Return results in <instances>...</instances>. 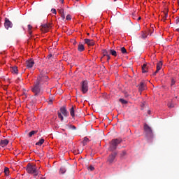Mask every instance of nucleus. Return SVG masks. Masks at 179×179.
<instances>
[{
    "instance_id": "c85d7f7f",
    "label": "nucleus",
    "mask_w": 179,
    "mask_h": 179,
    "mask_svg": "<svg viewBox=\"0 0 179 179\" xmlns=\"http://www.w3.org/2000/svg\"><path fill=\"white\" fill-rule=\"evenodd\" d=\"M119 101H120V103H122V104H127V103H128V101H127L124 99H120Z\"/></svg>"
},
{
    "instance_id": "9b49d317",
    "label": "nucleus",
    "mask_w": 179,
    "mask_h": 179,
    "mask_svg": "<svg viewBox=\"0 0 179 179\" xmlns=\"http://www.w3.org/2000/svg\"><path fill=\"white\" fill-rule=\"evenodd\" d=\"M27 68H33V66L34 65V60L32 59H29L26 62Z\"/></svg>"
},
{
    "instance_id": "e433bc0d",
    "label": "nucleus",
    "mask_w": 179,
    "mask_h": 179,
    "mask_svg": "<svg viewBox=\"0 0 179 179\" xmlns=\"http://www.w3.org/2000/svg\"><path fill=\"white\" fill-rule=\"evenodd\" d=\"M59 13L61 15V14H63L64 13V8H60L59 9Z\"/></svg>"
},
{
    "instance_id": "4be33fe9",
    "label": "nucleus",
    "mask_w": 179,
    "mask_h": 179,
    "mask_svg": "<svg viewBox=\"0 0 179 179\" xmlns=\"http://www.w3.org/2000/svg\"><path fill=\"white\" fill-rule=\"evenodd\" d=\"M36 80H39V85H41L43 82H45L43 77L41 76V74H40Z\"/></svg>"
},
{
    "instance_id": "b1692460",
    "label": "nucleus",
    "mask_w": 179,
    "mask_h": 179,
    "mask_svg": "<svg viewBox=\"0 0 179 179\" xmlns=\"http://www.w3.org/2000/svg\"><path fill=\"white\" fill-rule=\"evenodd\" d=\"M31 29H33V27L31 24H28V33L30 36H31V34L33 33Z\"/></svg>"
},
{
    "instance_id": "aec40b11",
    "label": "nucleus",
    "mask_w": 179,
    "mask_h": 179,
    "mask_svg": "<svg viewBox=\"0 0 179 179\" xmlns=\"http://www.w3.org/2000/svg\"><path fill=\"white\" fill-rule=\"evenodd\" d=\"M44 142H45V140H44L43 138H41V139H40V140L38 141V142H37V143H36V145L37 146H41V145H43V143H44Z\"/></svg>"
},
{
    "instance_id": "c756f323",
    "label": "nucleus",
    "mask_w": 179,
    "mask_h": 179,
    "mask_svg": "<svg viewBox=\"0 0 179 179\" xmlns=\"http://www.w3.org/2000/svg\"><path fill=\"white\" fill-rule=\"evenodd\" d=\"M121 52H122V54H127V49H125L124 47L121 48Z\"/></svg>"
},
{
    "instance_id": "58836bf2",
    "label": "nucleus",
    "mask_w": 179,
    "mask_h": 179,
    "mask_svg": "<svg viewBox=\"0 0 179 179\" xmlns=\"http://www.w3.org/2000/svg\"><path fill=\"white\" fill-rule=\"evenodd\" d=\"M60 15H61L62 19H63V20H64V19H65V14L63 13V14H60Z\"/></svg>"
},
{
    "instance_id": "de8ad7c7",
    "label": "nucleus",
    "mask_w": 179,
    "mask_h": 179,
    "mask_svg": "<svg viewBox=\"0 0 179 179\" xmlns=\"http://www.w3.org/2000/svg\"><path fill=\"white\" fill-rule=\"evenodd\" d=\"M173 85H174V80H172L171 86H173Z\"/></svg>"
},
{
    "instance_id": "dca6fc26",
    "label": "nucleus",
    "mask_w": 179,
    "mask_h": 179,
    "mask_svg": "<svg viewBox=\"0 0 179 179\" xmlns=\"http://www.w3.org/2000/svg\"><path fill=\"white\" fill-rule=\"evenodd\" d=\"M138 89L140 92H143V90H145V83L141 82L140 83Z\"/></svg>"
},
{
    "instance_id": "8fccbe9b",
    "label": "nucleus",
    "mask_w": 179,
    "mask_h": 179,
    "mask_svg": "<svg viewBox=\"0 0 179 179\" xmlns=\"http://www.w3.org/2000/svg\"><path fill=\"white\" fill-rule=\"evenodd\" d=\"M141 17H139L137 20H141Z\"/></svg>"
},
{
    "instance_id": "bb28decb",
    "label": "nucleus",
    "mask_w": 179,
    "mask_h": 179,
    "mask_svg": "<svg viewBox=\"0 0 179 179\" xmlns=\"http://www.w3.org/2000/svg\"><path fill=\"white\" fill-rule=\"evenodd\" d=\"M4 174L5 176H9V168L8 167L4 168Z\"/></svg>"
},
{
    "instance_id": "3c124183",
    "label": "nucleus",
    "mask_w": 179,
    "mask_h": 179,
    "mask_svg": "<svg viewBox=\"0 0 179 179\" xmlns=\"http://www.w3.org/2000/svg\"><path fill=\"white\" fill-rule=\"evenodd\" d=\"M43 179V178H42Z\"/></svg>"
},
{
    "instance_id": "393cba45",
    "label": "nucleus",
    "mask_w": 179,
    "mask_h": 179,
    "mask_svg": "<svg viewBox=\"0 0 179 179\" xmlns=\"http://www.w3.org/2000/svg\"><path fill=\"white\" fill-rule=\"evenodd\" d=\"M66 127H67V128H69V129H73V131L76 130V127H75L73 125L67 124Z\"/></svg>"
},
{
    "instance_id": "423d86ee",
    "label": "nucleus",
    "mask_w": 179,
    "mask_h": 179,
    "mask_svg": "<svg viewBox=\"0 0 179 179\" xmlns=\"http://www.w3.org/2000/svg\"><path fill=\"white\" fill-rule=\"evenodd\" d=\"M144 131L147 138H153V131H152V128L148 124L144 125Z\"/></svg>"
},
{
    "instance_id": "ea45409f",
    "label": "nucleus",
    "mask_w": 179,
    "mask_h": 179,
    "mask_svg": "<svg viewBox=\"0 0 179 179\" xmlns=\"http://www.w3.org/2000/svg\"><path fill=\"white\" fill-rule=\"evenodd\" d=\"M106 57H107V61L108 62L110 61V55H108V56H106Z\"/></svg>"
},
{
    "instance_id": "a18cd8bd",
    "label": "nucleus",
    "mask_w": 179,
    "mask_h": 179,
    "mask_svg": "<svg viewBox=\"0 0 179 179\" xmlns=\"http://www.w3.org/2000/svg\"><path fill=\"white\" fill-rule=\"evenodd\" d=\"M83 152V150H78V153H82Z\"/></svg>"
},
{
    "instance_id": "f8f14e48",
    "label": "nucleus",
    "mask_w": 179,
    "mask_h": 179,
    "mask_svg": "<svg viewBox=\"0 0 179 179\" xmlns=\"http://www.w3.org/2000/svg\"><path fill=\"white\" fill-rule=\"evenodd\" d=\"M85 44H87V45H90V46L94 45V41H93L92 39L85 38Z\"/></svg>"
},
{
    "instance_id": "f03ea898",
    "label": "nucleus",
    "mask_w": 179,
    "mask_h": 179,
    "mask_svg": "<svg viewBox=\"0 0 179 179\" xmlns=\"http://www.w3.org/2000/svg\"><path fill=\"white\" fill-rule=\"evenodd\" d=\"M40 85V80H38L36 81V83L31 88V92L34 93L35 96H39V94H41V93H43L41 92V87Z\"/></svg>"
},
{
    "instance_id": "f3484780",
    "label": "nucleus",
    "mask_w": 179,
    "mask_h": 179,
    "mask_svg": "<svg viewBox=\"0 0 179 179\" xmlns=\"http://www.w3.org/2000/svg\"><path fill=\"white\" fill-rule=\"evenodd\" d=\"M65 173H66V168L62 166L59 169V174H65Z\"/></svg>"
},
{
    "instance_id": "0eeeda50",
    "label": "nucleus",
    "mask_w": 179,
    "mask_h": 179,
    "mask_svg": "<svg viewBox=\"0 0 179 179\" xmlns=\"http://www.w3.org/2000/svg\"><path fill=\"white\" fill-rule=\"evenodd\" d=\"M115 157H117V152H112V153L108 157L107 163H108V164H113L115 163V162H116Z\"/></svg>"
},
{
    "instance_id": "f704fd0d",
    "label": "nucleus",
    "mask_w": 179,
    "mask_h": 179,
    "mask_svg": "<svg viewBox=\"0 0 179 179\" xmlns=\"http://www.w3.org/2000/svg\"><path fill=\"white\" fill-rule=\"evenodd\" d=\"M88 169L90 170V171H93V170H94V167L93 166H90Z\"/></svg>"
},
{
    "instance_id": "7c9ffc66",
    "label": "nucleus",
    "mask_w": 179,
    "mask_h": 179,
    "mask_svg": "<svg viewBox=\"0 0 179 179\" xmlns=\"http://www.w3.org/2000/svg\"><path fill=\"white\" fill-rule=\"evenodd\" d=\"M89 141V138L87 137H85L83 140V145H86V143Z\"/></svg>"
},
{
    "instance_id": "c03bdc74",
    "label": "nucleus",
    "mask_w": 179,
    "mask_h": 179,
    "mask_svg": "<svg viewBox=\"0 0 179 179\" xmlns=\"http://www.w3.org/2000/svg\"><path fill=\"white\" fill-rule=\"evenodd\" d=\"M52 57V55H50L48 56V59H50Z\"/></svg>"
},
{
    "instance_id": "1a4fd4ad",
    "label": "nucleus",
    "mask_w": 179,
    "mask_h": 179,
    "mask_svg": "<svg viewBox=\"0 0 179 179\" xmlns=\"http://www.w3.org/2000/svg\"><path fill=\"white\" fill-rule=\"evenodd\" d=\"M13 26V24H12V22L9 20L8 18H5L4 22V27L7 30H9V29H11V27Z\"/></svg>"
},
{
    "instance_id": "9d476101",
    "label": "nucleus",
    "mask_w": 179,
    "mask_h": 179,
    "mask_svg": "<svg viewBox=\"0 0 179 179\" xmlns=\"http://www.w3.org/2000/svg\"><path fill=\"white\" fill-rule=\"evenodd\" d=\"M70 115H71L72 118L75 117V115L76 114V113H78V110H76V106H72L70 110Z\"/></svg>"
},
{
    "instance_id": "79ce46f5",
    "label": "nucleus",
    "mask_w": 179,
    "mask_h": 179,
    "mask_svg": "<svg viewBox=\"0 0 179 179\" xmlns=\"http://www.w3.org/2000/svg\"><path fill=\"white\" fill-rule=\"evenodd\" d=\"M167 16H169V15L167 13H166L165 17H164V20H166V19H167Z\"/></svg>"
},
{
    "instance_id": "a19ab883",
    "label": "nucleus",
    "mask_w": 179,
    "mask_h": 179,
    "mask_svg": "<svg viewBox=\"0 0 179 179\" xmlns=\"http://www.w3.org/2000/svg\"><path fill=\"white\" fill-rule=\"evenodd\" d=\"M125 155H127V152L122 151V156H125Z\"/></svg>"
},
{
    "instance_id": "c9c22d12",
    "label": "nucleus",
    "mask_w": 179,
    "mask_h": 179,
    "mask_svg": "<svg viewBox=\"0 0 179 179\" xmlns=\"http://www.w3.org/2000/svg\"><path fill=\"white\" fill-rule=\"evenodd\" d=\"M168 106H169V108H173L174 104H173V103H169V104H168Z\"/></svg>"
},
{
    "instance_id": "473e14b6",
    "label": "nucleus",
    "mask_w": 179,
    "mask_h": 179,
    "mask_svg": "<svg viewBox=\"0 0 179 179\" xmlns=\"http://www.w3.org/2000/svg\"><path fill=\"white\" fill-rule=\"evenodd\" d=\"M66 20H71L72 19V17L71 16V15H68L66 17Z\"/></svg>"
},
{
    "instance_id": "cd10ccee",
    "label": "nucleus",
    "mask_w": 179,
    "mask_h": 179,
    "mask_svg": "<svg viewBox=\"0 0 179 179\" xmlns=\"http://www.w3.org/2000/svg\"><path fill=\"white\" fill-rule=\"evenodd\" d=\"M103 57H107L108 55H110L108 54V52L107 51V50H103Z\"/></svg>"
},
{
    "instance_id": "f257e3e1",
    "label": "nucleus",
    "mask_w": 179,
    "mask_h": 179,
    "mask_svg": "<svg viewBox=\"0 0 179 179\" xmlns=\"http://www.w3.org/2000/svg\"><path fill=\"white\" fill-rule=\"evenodd\" d=\"M27 171L29 174H32L34 177H37L38 176V170H37V167H36V164L32 165L31 164H28L27 165Z\"/></svg>"
},
{
    "instance_id": "4468645a",
    "label": "nucleus",
    "mask_w": 179,
    "mask_h": 179,
    "mask_svg": "<svg viewBox=\"0 0 179 179\" xmlns=\"http://www.w3.org/2000/svg\"><path fill=\"white\" fill-rule=\"evenodd\" d=\"M142 71H143V73H146L149 72V67L148 66L147 64L143 65Z\"/></svg>"
},
{
    "instance_id": "39448f33",
    "label": "nucleus",
    "mask_w": 179,
    "mask_h": 179,
    "mask_svg": "<svg viewBox=\"0 0 179 179\" xmlns=\"http://www.w3.org/2000/svg\"><path fill=\"white\" fill-rule=\"evenodd\" d=\"M89 91V82L87 80H83L81 83V92L83 94H86Z\"/></svg>"
},
{
    "instance_id": "20e7f679",
    "label": "nucleus",
    "mask_w": 179,
    "mask_h": 179,
    "mask_svg": "<svg viewBox=\"0 0 179 179\" xmlns=\"http://www.w3.org/2000/svg\"><path fill=\"white\" fill-rule=\"evenodd\" d=\"M58 117L61 119V121H64V116L68 117L69 112L66 110V106H64L60 108V113L58 112ZM64 115V116H62Z\"/></svg>"
},
{
    "instance_id": "7ed1b4c3",
    "label": "nucleus",
    "mask_w": 179,
    "mask_h": 179,
    "mask_svg": "<svg viewBox=\"0 0 179 179\" xmlns=\"http://www.w3.org/2000/svg\"><path fill=\"white\" fill-rule=\"evenodd\" d=\"M121 142H122V139L121 138L113 139L110 142V145L109 147L110 152H114V150L117 149V146H118V145H120Z\"/></svg>"
},
{
    "instance_id": "a211bd4d",
    "label": "nucleus",
    "mask_w": 179,
    "mask_h": 179,
    "mask_svg": "<svg viewBox=\"0 0 179 179\" xmlns=\"http://www.w3.org/2000/svg\"><path fill=\"white\" fill-rule=\"evenodd\" d=\"M41 76L42 77V79H43L45 82H47V80H48V77L44 75L43 71H41Z\"/></svg>"
},
{
    "instance_id": "ddd939ff",
    "label": "nucleus",
    "mask_w": 179,
    "mask_h": 179,
    "mask_svg": "<svg viewBox=\"0 0 179 179\" xmlns=\"http://www.w3.org/2000/svg\"><path fill=\"white\" fill-rule=\"evenodd\" d=\"M8 143H9V141L6 139L1 140L0 141V145L1 148H5V146H7Z\"/></svg>"
},
{
    "instance_id": "5701e85b",
    "label": "nucleus",
    "mask_w": 179,
    "mask_h": 179,
    "mask_svg": "<svg viewBox=\"0 0 179 179\" xmlns=\"http://www.w3.org/2000/svg\"><path fill=\"white\" fill-rule=\"evenodd\" d=\"M17 66H14L11 68V72L12 73H16L17 74Z\"/></svg>"
},
{
    "instance_id": "2eb2a0df",
    "label": "nucleus",
    "mask_w": 179,
    "mask_h": 179,
    "mask_svg": "<svg viewBox=\"0 0 179 179\" xmlns=\"http://www.w3.org/2000/svg\"><path fill=\"white\" fill-rule=\"evenodd\" d=\"M78 51H80V52L85 51V45H83V44L80 43L78 45Z\"/></svg>"
},
{
    "instance_id": "a878e982",
    "label": "nucleus",
    "mask_w": 179,
    "mask_h": 179,
    "mask_svg": "<svg viewBox=\"0 0 179 179\" xmlns=\"http://www.w3.org/2000/svg\"><path fill=\"white\" fill-rule=\"evenodd\" d=\"M37 132V131H31V132L29 133V137L31 138V136H33V135H36Z\"/></svg>"
},
{
    "instance_id": "49530a36",
    "label": "nucleus",
    "mask_w": 179,
    "mask_h": 179,
    "mask_svg": "<svg viewBox=\"0 0 179 179\" xmlns=\"http://www.w3.org/2000/svg\"><path fill=\"white\" fill-rule=\"evenodd\" d=\"M64 0H59V2H61V3H64Z\"/></svg>"
},
{
    "instance_id": "72a5a7b5",
    "label": "nucleus",
    "mask_w": 179,
    "mask_h": 179,
    "mask_svg": "<svg viewBox=\"0 0 179 179\" xmlns=\"http://www.w3.org/2000/svg\"><path fill=\"white\" fill-rule=\"evenodd\" d=\"M51 11H52V13H53L54 15H57V10H55V8H52Z\"/></svg>"
},
{
    "instance_id": "4c0bfd02",
    "label": "nucleus",
    "mask_w": 179,
    "mask_h": 179,
    "mask_svg": "<svg viewBox=\"0 0 179 179\" xmlns=\"http://www.w3.org/2000/svg\"><path fill=\"white\" fill-rule=\"evenodd\" d=\"M159 72V71L157 70L152 73V76H156L157 73Z\"/></svg>"
},
{
    "instance_id": "37998d69",
    "label": "nucleus",
    "mask_w": 179,
    "mask_h": 179,
    "mask_svg": "<svg viewBox=\"0 0 179 179\" xmlns=\"http://www.w3.org/2000/svg\"><path fill=\"white\" fill-rule=\"evenodd\" d=\"M49 104H52V99H50L49 100Z\"/></svg>"
},
{
    "instance_id": "2f4dec72",
    "label": "nucleus",
    "mask_w": 179,
    "mask_h": 179,
    "mask_svg": "<svg viewBox=\"0 0 179 179\" xmlns=\"http://www.w3.org/2000/svg\"><path fill=\"white\" fill-rule=\"evenodd\" d=\"M146 37H148V35H146V34H142V35H141V38H143V39H145V38H146Z\"/></svg>"
},
{
    "instance_id": "6ab92c4d",
    "label": "nucleus",
    "mask_w": 179,
    "mask_h": 179,
    "mask_svg": "<svg viewBox=\"0 0 179 179\" xmlns=\"http://www.w3.org/2000/svg\"><path fill=\"white\" fill-rule=\"evenodd\" d=\"M162 66H163V62H159L157 64V71H160L162 69Z\"/></svg>"
},
{
    "instance_id": "6e6552de",
    "label": "nucleus",
    "mask_w": 179,
    "mask_h": 179,
    "mask_svg": "<svg viewBox=\"0 0 179 179\" xmlns=\"http://www.w3.org/2000/svg\"><path fill=\"white\" fill-rule=\"evenodd\" d=\"M50 29H51V24H44L41 27V30L43 31V33H47Z\"/></svg>"
},
{
    "instance_id": "412c9836",
    "label": "nucleus",
    "mask_w": 179,
    "mask_h": 179,
    "mask_svg": "<svg viewBox=\"0 0 179 179\" xmlns=\"http://www.w3.org/2000/svg\"><path fill=\"white\" fill-rule=\"evenodd\" d=\"M110 54H111V55H113V57H117V51L110 49L109 50Z\"/></svg>"
},
{
    "instance_id": "09e8293b",
    "label": "nucleus",
    "mask_w": 179,
    "mask_h": 179,
    "mask_svg": "<svg viewBox=\"0 0 179 179\" xmlns=\"http://www.w3.org/2000/svg\"><path fill=\"white\" fill-rule=\"evenodd\" d=\"M176 31L179 33V28L176 29Z\"/></svg>"
}]
</instances>
